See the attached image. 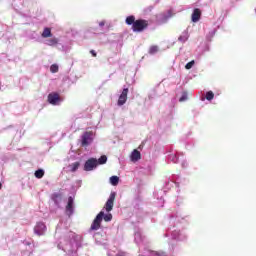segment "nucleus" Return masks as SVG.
Here are the masks:
<instances>
[{
	"label": "nucleus",
	"instance_id": "obj_1",
	"mask_svg": "<svg viewBox=\"0 0 256 256\" xmlns=\"http://www.w3.org/2000/svg\"><path fill=\"white\" fill-rule=\"evenodd\" d=\"M126 25H132V31L134 33H143L149 29V20L135 19L134 15H130L125 20Z\"/></svg>",
	"mask_w": 256,
	"mask_h": 256
},
{
	"label": "nucleus",
	"instance_id": "obj_2",
	"mask_svg": "<svg viewBox=\"0 0 256 256\" xmlns=\"http://www.w3.org/2000/svg\"><path fill=\"white\" fill-rule=\"evenodd\" d=\"M103 217H105V212L100 211L91 224V227H90L91 231H99V229H101V223L103 221Z\"/></svg>",
	"mask_w": 256,
	"mask_h": 256
},
{
	"label": "nucleus",
	"instance_id": "obj_3",
	"mask_svg": "<svg viewBox=\"0 0 256 256\" xmlns=\"http://www.w3.org/2000/svg\"><path fill=\"white\" fill-rule=\"evenodd\" d=\"M93 143V131H86L81 136V146L89 147Z\"/></svg>",
	"mask_w": 256,
	"mask_h": 256
},
{
	"label": "nucleus",
	"instance_id": "obj_4",
	"mask_svg": "<svg viewBox=\"0 0 256 256\" xmlns=\"http://www.w3.org/2000/svg\"><path fill=\"white\" fill-rule=\"evenodd\" d=\"M99 167V162H97V158H89L84 163V171H93V169H97Z\"/></svg>",
	"mask_w": 256,
	"mask_h": 256
},
{
	"label": "nucleus",
	"instance_id": "obj_5",
	"mask_svg": "<svg viewBox=\"0 0 256 256\" xmlns=\"http://www.w3.org/2000/svg\"><path fill=\"white\" fill-rule=\"evenodd\" d=\"M115 197H117V194L115 192H112L105 204V209L107 213H110V211H113V205L115 204Z\"/></svg>",
	"mask_w": 256,
	"mask_h": 256
},
{
	"label": "nucleus",
	"instance_id": "obj_6",
	"mask_svg": "<svg viewBox=\"0 0 256 256\" xmlns=\"http://www.w3.org/2000/svg\"><path fill=\"white\" fill-rule=\"evenodd\" d=\"M48 103H50V105H59V103H61V96H59V93H50L48 95Z\"/></svg>",
	"mask_w": 256,
	"mask_h": 256
},
{
	"label": "nucleus",
	"instance_id": "obj_7",
	"mask_svg": "<svg viewBox=\"0 0 256 256\" xmlns=\"http://www.w3.org/2000/svg\"><path fill=\"white\" fill-rule=\"evenodd\" d=\"M45 231H47V226L43 222H38L34 227V233L41 237V235H45Z\"/></svg>",
	"mask_w": 256,
	"mask_h": 256
},
{
	"label": "nucleus",
	"instance_id": "obj_8",
	"mask_svg": "<svg viewBox=\"0 0 256 256\" xmlns=\"http://www.w3.org/2000/svg\"><path fill=\"white\" fill-rule=\"evenodd\" d=\"M129 94V88H124L118 98V106L121 107L127 103V95Z\"/></svg>",
	"mask_w": 256,
	"mask_h": 256
},
{
	"label": "nucleus",
	"instance_id": "obj_9",
	"mask_svg": "<svg viewBox=\"0 0 256 256\" xmlns=\"http://www.w3.org/2000/svg\"><path fill=\"white\" fill-rule=\"evenodd\" d=\"M192 22L197 23L201 19V9L195 8L191 16Z\"/></svg>",
	"mask_w": 256,
	"mask_h": 256
},
{
	"label": "nucleus",
	"instance_id": "obj_10",
	"mask_svg": "<svg viewBox=\"0 0 256 256\" xmlns=\"http://www.w3.org/2000/svg\"><path fill=\"white\" fill-rule=\"evenodd\" d=\"M130 159L133 161V163L139 161V159H141V152H139L137 149H134L131 153Z\"/></svg>",
	"mask_w": 256,
	"mask_h": 256
},
{
	"label": "nucleus",
	"instance_id": "obj_11",
	"mask_svg": "<svg viewBox=\"0 0 256 256\" xmlns=\"http://www.w3.org/2000/svg\"><path fill=\"white\" fill-rule=\"evenodd\" d=\"M73 203H74L73 197L70 196L68 198V204L66 205V211L70 215H73Z\"/></svg>",
	"mask_w": 256,
	"mask_h": 256
},
{
	"label": "nucleus",
	"instance_id": "obj_12",
	"mask_svg": "<svg viewBox=\"0 0 256 256\" xmlns=\"http://www.w3.org/2000/svg\"><path fill=\"white\" fill-rule=\"evenodd\" d=\"M69 167H70L71 173H75V171H77V169H79V167H81V163L74 162V163L70 164Z\"/></svg>",
	"mask_w": 256,
	"mask_h": 256
},
{
	"label": "nucleus",
	"instance_id": "obj_13",
	"mask_svg": "<svg viewBox=\"0 0 256 256\" xmlns=\"http://www.w3.org/2000/svg\"><path fill=\"white\" fill-rule=\"evenodd\" d=\"M59 43V40L57 38H50L46 40V45H49L50 47H53Z\"/></svg>",
	"mask_w": 256,
	"mask_h": 256
},
{
	"label": "nucleus",
	"instance_id": "obj_14",
	"mask_svg": "<svg viewBox=\"0 0 256 256\" xmlns=\"http://www.w3.org/2000/svg\"><path fill=\"white\" fill-rule=\"evenodd\" d=\"M36 179H43L44 175H45V171L43 169H38L35 171L34 173Z\"/></svg>",
	"mask_w": 256,
	"mask_h": 256
},
{
	"label": "nucleus",
	"instance_id": "obj_15",
	"mask_svg": "<svg viewBox=\"0 0 256 256\" xmlns=\"http://www.w3.org/2000/svg\"><path fill=\"white\" fill-rule=\"evenodd\" d=\"M110 183L114 187H117V185H119V176H112V177H110Z\"/></svg>",
	"mask_w": 256,
	"mask_h": 256
},
{
	"label": "nucleus",
	"instance_id": "obj_16",
	"mask_svg": "<svg viewBox=\"0 0 256 256\" xmlns=\"http://www.w3.org/2000/svg\"><path fill=\"white\" fill-rule=\"evenodd\" d=\"M189 39V33L184 32L181 36H179L178 40L181 43H185V41H187Z\"/></svg>",
	"mask_w": 256,
	"mask_h": 256
},
{
	"label": "nucleus",
	"instance_id": "obj_17",
	"mask_svg": "<svg viewBox=\"0 0 256 256\" xmlns=\"http://www.w3.org/2000/svg\"><path fill=\"white\" fill-rule=\"evenodd\" d=\"M51 28H45L42 33V37L47 39V37H51Z\"/></svg>",
	"mask_w": 256,
	"mask_h": 256
},
{
	"label": "nucleus",
	"instance_id": "obj_18",
	"mask_svg": "<svg viewBox=\"0 0 256 256\" xmlns=\"http://www.w3.org/2000/svg\"><path fill=\"white\" fill-rule=\"evenodd\" d=\"M98 165H105L107 163V156L102 155L98 160H97Z\"/></svg>",
	"mask_w": 256,
	"mask_h": 256
},
{
	"label": "nucleus",
	"instance_id": "obj_19",
	"mask_svg": "<svg viewBox=\"0 0 256 256\" xmlns=\"http://www.w3.org/2000/svg\"><path fill=\"white\" fill-rule=\"evenodd\" d=\"M215 98V94L213 93V91H208L206 93V99L207 101H213V99Z\"/></svg>",
	"mask_w": 256,
	"mask_h": 256
},
{
	"label": "nucleus",
	"instance_id": "obj_20",
	"mask_svg": "<svg viewBox=\"0 0 256 256\" xmlns=\"http://www.w3.org/2000/svg\"><path fill=\"white\" fill-rule=\"evenodd\" d=\"M157 51H159L158 46H151L150 49H149L150 55H155V53H157Z\"/></svg>",
	"mask_w": 256,
	"mask_h": 256
},
{
	"label": "nucleus",
	"instance_id": "obj_21",
	"mask_svg": "<svg viewBox=\"0 0 256 256\" xmlns=\"http://www.w3.org/2000/svg\"><path fill=\"white\" fill-rule=\"evenodd\" d=\"M103 219H104V221H106V223H108L109 221H111L113 219V214H111V213L104 214Z\"/></svg>",
	"mask_w": 256,
	"mask_h": 256
},
{
	"label": "nucleus",
	"instance_id": "obj_22",
	"mask_svg": "<svg viewBox=\"0 0 256 256\" xmlns=\"http://www.w3.org/2000/svg\"><path fill=\"white\" fill-rule=\"evenodd\" d=\"M51 73H57L59 71V66L57 64H52L50 66Z\"/></svg>",
	"mask_w": 256,
	"mask_h": 256
},
{
	"label": "nucleus",
	"instance_id": "obj_23",
	"mask_svg": "<svg viewBox=\"0 0 256 256\" xmlns=\"http://www.w3.org/2000/svg\"><path fill=\"white\" fill-rule=\"evenodd\" d=\"M193 65H195V60H192V61L188 62V63L185 65V69H187V70L192 69V68H193Z\"/></svg>",
	"mask_w": 256,
	"mask_h": 256
},
{
	"label": "nucleus",
	"instance_id": "obj_24",
	"mask_svg": "<svg viewBox=\"0 0 256 256\" xmlns=\"http://www.w3.org/2000/svg\"><path fill=\"white\" fill-rule=\"evenodd\" d=\"M60 197H61V194H60V193H54V194L52 195L53 201H57V199H59Z\"/></svg>",
	"mask_w": 256,
	"mask_h": 256
},
{
	"label": "nucleus",
	"instance_id": "obj_25",
	"mask_svg": "<svg viewBox=\"0 0 256 256\" xmlns=\"http://www.w3.org/2000/svg\"><path fill=\"white\" fill-rule=\"evenodd\" d=\"M90 53L92 57H97V52H95V50H90Z\"/></svg>",
	"mask_w": 256,
	"mask_h": 256
},
{
	"label": "nucleus",
	"instance_id": "obj_26",
	"mask_svg": "<svg viewBox=\"0 0 256 256\" xmlns=\"http://www.w3.org/2000/svg\"><path fill=\"white\" fill-rule=\"evenodd\" d=\"M115 256H126L125 252H118Z\"/></svg>",
	"mask_w": 256,
	"mask_h": 256
},
{
	"label": "nucleus",
	"instance_id": "obj_27",
	"mask_svg": "<svg viewBox=\"0 0 256 256\" xmlns=\"http://www.w3.org/2000/svg\"><path fill=\"white\" fill-rule=\"evenodd\" d=\"M186 99H187L186 96H182V97L180 98V102H183V101H185Z\"/></svg>",
	"mask_w": 256,
	"mask_h": 256
},
{
	"label": "nucleus",
	"instance_id": "obj_28",
	"mask_svg": "<svg viewBox=\"0 0 256 256\" xmlns=\"http://www.w3.org/2000/svg\"><path fill=\"white\" fill-rule=\"evenodd\" d=\"M99 26H100V27H104V26H105V22H104V21L100 22V23H99Z\"/></svg>",
	"mask_w": 256,
	"mask_h": 256
},
{
	"label": "nucleus",
	"instance_id": "obj_29",
	"mask_svg": "<svg viewBox=\"0 0 256 256\" xmlns=\"http://www.w3.org/2000/svg\"><path fill=\"white\" fill-rule=\"evenodd\" d=\"M3 187V184H1V182H0V189Z\"/></svg>",
	"mask_w": 256,
	"mask_h": 256
}]
</instances>
